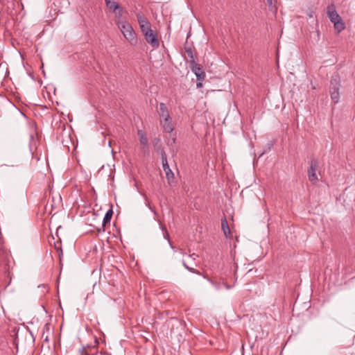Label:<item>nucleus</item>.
I'll return each mask as SVG.
<instances>
[{"mask_svg": "<svg viewBox=\"0 0 355 355\" xmlns=\"http://www.w3.org/2000/svg\"><path fill=\"white\" fill-rule=\"evenodd\" d=\"M118 27L123 35L124 37L130 43V44L136 45L137 44L136 33L132 26L128 21H119Z\"/></svg>", "mask_w": 355, "mask_h": 355, "instance_id": "f257e3e1", "label": "nucleus"}, {"mask_svg": "<svg viewBox=\"0 0 355 355\" xmlns=\"http://www.w3.org/2000/svg\"><path fill=\"white\" fill-rule=\"evenodd\" d=\"M327 15L330 21L334 24V28L338 32H341L345 29V26L341 17L338 14L334 4L327 7Z\"/></svg>", "mask_w": 355, "mask_h": 355, "instance_id": "f03ea898", "label": "nucleus"}, {"mask_svg": "<svg viewBox=\"0 0 355 355\" xmlns=\"http://www.w3.org/2000/svg\"><path fill=\"white\" fill-rule=\"evenodd\" d=\"M339 80L338 76H332L331 83H330V95L331 98L334 101V103H337L339 101L340 98V93H339Z\"/></svg>", "mask_w": 355, "mask_h": 355, "instance_id": "7ed1b4c3", "label": "nucleus"}, {"mask_svg": "<svg viewBox=\"0 0 355 355\" xmlns=\"http://www.w3.org/2000/svg\"><path fill=\"white\" fill-rule=\"evenodd\" d=\"M162 162L163 170L164 171V172L166 173L168 183L169 184H171L173 182L174 174L169 167V165H168V161H167V158H166V155L164 152L162 153Z\"/></svg>", "mask_w": 355, "mask_h": 355, "instance_id": "20e7f679", "label": "nucleus"}, {"mask_svg": "<svg viewBox=\"0 0 355 355\" xmlns=\"http://www.w3.org/2000/svg\"><path fill=\"white\" fill-rule=\"evenodd\" d=\"M319 166V162L317 159H312L310 162V167L308 170V177L310 182L316 183L318 180L316 175V171Z\"/></svg>", "mask_w": 355, "mask_h": 355, "instance_id": "39448f33", "label": "nucleus"}, {"mask_svg": "<svg viewBox=\"0 0 355 355\" xmlns=\"http://www.w3.org/2000/svg\"><path fill=\"white\" fill-rule=\"evenodd\" d=\"M189 62L191 71L197 77V80H203L205 78V73L200 65L197 64L196 60H189Z\"/></svg>", "mask_w": 355, "mask_h": 355, "instance_id": "423d86ee", "label": "nucleus"}, {"mask_svg": "<svg viewBox=\"0 0 355 355\" xmlns=\"http://www.w3.org/2000/svg\"><path fill=\"white\" fill-rule=\"evenodd\" d=\"M146 42L151 45L153 48H157L159 45V42L157 38V35L155 31L151 30L148 33L144 35Z\"/></svg>", "mask_w": 355, "mask_h": 355, "instance_id": "0eeeda50", "label": "nucleus"}, {"mask_svg": "<svg viewBox=\"0 0 355 355\" xmlns=\"http://www.w3.org/2000/svg\"><path fill=\"white\" fill-rule=\"evenodd\" d=\"M160 124L166 132L170 133L174 130V125L171 116L160 119Z\"/></svg>", "mask_w": 355, "mask_h": 355, "instance_id": "6e6552de", "label": "nucleus"}, {"mask_svg": "<svg viewBox=\"0 0 355 355\" xmlns=\"http://www.w3.org/2000/svg\"><path fill=\"white\" fill-rule=\"evenodd\" d=\"M157 112L159 114L160 119L170 116L168 108L164 103H159V107L157 109Z\"/></svg>", "mask_w": 355, "mask_h": 355, "instance_id": "1a4fd4ad", "label": "nucleus"}, {"mask_svg": "<svg viewBox=\"0 0 355 355\" xmlns=\"http://www.w3.org/2000/svg\"><path fill=\"white\" fill-rule=\"evenodd\" d=\"M80 355H98L97 348L94 346L83 347L80 352Z\"/></svg>", "mask_w": 355, "mask_h": 355, "instance_id": "9d476101", "label": "nucleus"}, {"mask_svg": "<svg viewBox=\"0 0 355 355\" xmlns=\"http://www.w3.org/2000/svg\"><path fill=\"white\" fill-rule=\"evenodd\" d=\"M221 227L223 231V233L226 237H230L231 236L230 229L228 225V223L225 218L221 220Z\"/></svg>", "mask_w": 355, "mask_h": 355, "instance_id": "9b49d317", "label": "nucleus"}, {"mask_svg": "<svg viewBox=\"0 0 355 355\" xmlns=\"http://www.w3.org/2000/svg\"><path fill=\"white\" fill-rule=\"evenodd\" d=\"M137 134L139 136L140 144L143 146V149L144 150L148 146V138L142 130H138Z\"/></svg>", "mask_w": 355, "mask_h": 355, "instance_id": "f8f14e48", "label": "nucleus"}, {"mask_svg": "<svg viewBox=\"0 0 355 355\" xmlns=\"http://www.w3.org/2000/svg\"><path fill=\"white\" fill-rule=\"evenodd\" d=\"M107 7L113 12L119 9V5L114 0H105Z\"/></svg>", "mask_w": 355, "mask_h": 355, "instance_id": "ddd939ff", "label": "nucleus"}, {"mask_svg": "<svg viewBox=\"0 0 355 355\" xmlns=\"http://www.w3.org/2000/svg\"><path fill=\"white\" fill-rule=\"evenodd\" d=\"M137 19L139 25V27L145 26L150 23L147 18L141 12L137 13Z\"/></svg>", "mask_w": 355, "mask_h": 355, "instance_id": "4468645a", "label": "nucleus"}, {"mask_svg": "<svg viewBox=\"0 0 355 355\" xmlns=\"http://www.w3.org/2000/svg\"><path fill=\"white\" fill-rule=\"evenodd\" d=\"M112 215H113V211L111 209H109L106 212V214H105V216L103 218V227H105L106 225V224H107V223H109L110 222V220H111V218L112 217Z\"/></svg>", "mask_w": 355, "mask_h": 355, "instance_id": "2eb2a0df", "label": "nucleus"}, {"mask_svg": "<svg viewBox=\"0 0 355 355\" xmlns=\"http://www.w3.org/2000/svg\"><path fill=\"white\" fill-rule=\"evenodd\" d=\"M184 49L187 56L190 59L189 60H195V55L193 48L191 46H186Z\"/></svg>", "mask_w": 355, "mask_h": 355, "instance_id": "dca6fc26", "label": "nucleus"}, {"mask_svg": "<svg viewBox=\"0 0 355 355\" xmlns=\"http://www.w3.org/2000/svg\"><path fill=\"white\" fill-rule=\"evenodd\" d=\"M267 4L270 11L276 12L277 8L276 6L277 0H266Z\"/></svg>", "mask_w": 355, "mask_h": 355, "instance_id": "f3484780", "label": "nucleus"}, {"mask_svg": "<svg viewBox=\"0 0 355 355\" xmlns=\"http://www.w3.org/2000/svg\"><path fill=\"white\" fill-rule=\"evenodd\" d=\"M140 28L144 35H145L146 33H148L149 31H150L152 30L150 23H149L145 26H141Z\"/></svg>", "mask_w": 355, "mask_h": 355, "instance_id": "a211bd4d", "label": "nucleus"}, {"mask_svg": "<svg viewBox=\"0 0 355 355\" xmlns=\"http://www.w3.org/2000/svg\"><path fill=\"white\" fill-rule=\"evenodd\" d=\"M195 273L198 274V275H202L204 277V278L207 279V281H209L211 284H212L213 285H215L216 289H219V286L216 284H215L213 281H211L209 277H207L205 275H202L200 271L196 270V272Z\"/></svg>", "mask_w": 355, "mask_h": 355, "instance_id": "6ab92c4d", "label": "nucleus"}, {"mask_svg": "<svg viewBox=\"0 0 355 355\" xmlns=\"http://www.w3.org/2000/svg\"><path fill=\"white\" fill-rule=\"evenodd\" d=\"M182 264L189 271L191 272H196V270L193 268L188 266L184 261H182Z\"/></svg>", "mask_w": 355, "mask_h": 355, "instance_id": "aec40b11", "label": "nucleus"}, {"mask_svg": "<svg viewBox=\"0 0 355 355\" xmlns=\"http://www.w3.org/2000/svg\"><path fill=\"white\" fill-rule=\"evenodd\" d=\"M54 247H55V248L58 251L60 250V251L62 252V250H61V243H59V242H58V243H54Z\"/></svg>", "mask_w": 355, "mask_h": 355, "instance_id": "412c9836", "label": "nucleus"}, {"mask_svg": "<svg viewBox=\"0 0 355 355\" xmlns=\"http://www.w3.org/2000/svg\"><path fill=\"white\" fill-rule=\"evenodd\" d=\"M189 257L191 259H193V260H195L198 256L196 253H193V254H190Z\"/></svg>", "mask_w": 355, "mask_h": 355, "instance_id": "4be33fe9", "label": "nucleus"}, {"mask_svg": "<svg viewBox=\"0 0 355 355\" xmlns=\"http://www.w3.org/2000/svg\"><path fill=\"white\" fill-rule=\"evenodd\" d=\"M196 86H197L198 88L202 87V83L201 82H198L197 84H196Z\"/></svg>", "mask_w": 355, "mask_h": 355, "instance_id": "5701e85b", "label": "nucleus"}, {"mask_svg": "<svg viewBox=\"0 0 355 355\" xmlns=\"http://www.w3.org/2000/svg\"><path fill=\"white\" fill-rule=\"evenodd\" d=\"M171 141H172L171 144H174L175 142V137L172 138Z\"/></svg>", "mask_w": 355, "mask_h": 355, "instance_id": "b1692460", "label": "nucleus"}, {"mask_svg": "<svg viewBox=\"0 0 355 355\" xmlns=\"http://www.w3.org/2000/svg\"><path fill=\"white\" fill-rule=\"evenodd\" d=\"M308 15H309V17H313L312 12L309 13Z\"/></svg>", "mask_w": 355, "mask_h": 355, "instance_id": "393cba45", "label": "nucleus"}, {"mask_svg": "<svg viewBox=\"0 0 355 355\" xmlns=\"http://www.w3.org/2000/svg\"><path fill=\"white\" fill-rule=\"evenodd\" d=\"M227 289H229L230 287L229 286H225Z\"/></svg>", "mask_w": 355, "mask_h": 355, "instance_id": "a878e982", "label": "nucleus"}]
</instances>
